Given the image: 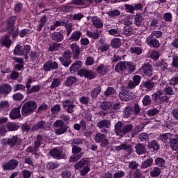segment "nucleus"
Wrapping results in <instances>:
<instances>
[{
    "instance_id": "nucleus-52",
    "label": "nucleus",
    "mask_w": 178,
    "mask_h": 178,
    "mask_svg": "<svg viewBox=\"0 0 178 178\" xmlns=\"http://www.w3.org/2000/svg\"><path fill=\"white\" fill-rule=\"evenodd\" d=\"M133 113V107L128 106L125 108L124 111V118H130V114Z\"/></svg>"
},
{
    "instance_id": "nucleus-61",
    "label": "nucleus",
    "mask_w": 178,
    "mask_h": 178,
    "mask_svg": "<svg viewBox=\"0 0 178 178\" xmlns=\"http://www.w3.org/2000/svg\"><path fill=\"white\" fill-rule=\"evenodd\" d=\"M44 127H45V122L44 121H40L34 126L35 130H40V129H44Z\"/></svg>"
},
{
    "instance_id": "nucleus-53",
    "label": "nucleus",
    "mask_w": 178,
    "mask_h": 178,
    "mask_svg": "<svg viewBox=\"0 0 178 178\" xmlns=\"http://www.w3.org/2000/svg\"><path fill=\"white\" fill-rule=\"evenodd\" d=\"M108 34L110 35H114V37H119L120 35V32L119 29H112L108 31Z\"/></svg>"
},
{
    "instance_id": "nucleus-3",
    "label": "nucleus",
    "mask_w": 178,
    "mask_h": 178,
    "mask_svg": "<svg viewBox=\"0 0 178 178\" xmlns=\"http://www.w3.org/2000/svg\"><path fill=\"white\" fill-rule=\"evenodd\" d=\"M22 143V139L19 138L17 136H14L9 138L2 139L1 144L2 145H10V147H15L16 144L19 145Z\"/></svg>"
},
{
    "instance_id": "nucleus-15",
    "label": "nucleus",
    "mask_w": 178,
    "mask_h": 178,
    "mask_svg": "<svg viewBox=\"0 0 178 178\" xmlns=\"http://www.w3.org/2000/svg\"><path fill=\"white\" fill-rule=\"evenodd\" d=\"M9 116L13 120H15L16 119H20V117L22 116V115L20 114V107L13 108L10 111Z\"/></svg>"
},
{
    "instance_id": "nucleus-23",
    "label": "nucleus",
    "mask_w": 178,
    "mask_h": 178,
    "mask_svg": "<svg viewBox=\"0 0 178 178\" xmlns=\"http://www.w3.org/2000/svg\"><path fill=\"white\" fill-rule=\"evenodd\" d=\"M97 127H99V129H104L105 127L109 129L111 127V121L108 120H103L102 121H99L97 123Z\"/></svg>"
},
{
    "instance_id": "nucleus-25",
    "label": "nucleus",
    "mask_w": 178,
    "mask_h": 178,
    "mask_svg": "<svg viewBox=\"0 0 178 178\" xmlns=\"http://www.w3.org/2000/svg\"><path fill=\"white\" fill-rule=\"evenodd\" d=\"M1 45L3 47H6V48H9L12 44V40L9 38V36H4L1 40Z\"/></svg>"
},
{
    "instance_id": "nucleus-30",
    "label": "nucleus",
    "mask_w": 178,
    "mask_h": 178,
    "mask_svg": "<svg viewBox=\"0 0 178 178\" xmlns=\"http://www.w3.org/2000/svg\"><path fill=\"white\" fill-rule=\"evenodd\" d=\"M120 99L121 101H129L131 99V95L128 92L122 91L119 95Z\"/></svg>"
},
{
    "instance_id": "nucleus-21",
    "label": "nucleus",
    "mask_w": 178,
    "mask_h": 178,
    "mask_svg": "<svg viewBox=\"0 0 178 178\" xmlns=\"http://www.w3.org/2000/svg\"><path fill=\"white\" fill-rule=\"evenodd\" d=\"M124 70H126V61L118 63L115 67V71L117 72V73H123Z\"/></svg>"
},
{
    "instance_id": "nucleus-9",
    "label": "nucleus",
    "mask_w": 178,
    "mask_h": 178,
    "mask_svg": "<svg viewBox=\"0 0 178 178\" xmlns=\"http://www.w3.org/2000/svg\"><path fill=\"white\" fill-rule=\"evenodd\" d=\"M63 106L65 109H66L68 113H73L76 105H74V103L73 102L67 99L63 101Z\"/></svg>"
},
{
    "instance_id": "nucleus-29",
    "label": "nucleus",
    "mask_w": 178,
    "mask_h": 178,
    "mask_svg": "<svg viewBox=\"0 0 178 178\" xmlns=\"http://www.w3.org/2000/svg\"><path fill=\"white\" fill-rule=\"evenodd\" d=\"M125 70H129V72L133 73L136 70V65L130 61H125Z\"/></svg>"
},
{
    "instance_id": "nucleus-55",
    "label": "nucleus",
    "mask_w": 178,
    "mask_h": 178,
    "mask_svg": "<svg viewBox=\"0 0 178 178\" xmlns=\"http://www.w3.org/2000/svg\"><path fill=\"white\" fill-rule=\"evenodd\" d=\"M86 34L88 37H90V38H94V40H98V38H99V33H98L88 31Z\"/></svg>"
},
{
    "instance_id": "nucleus-16",
    "label": "nucleus",
    "mask_w": 178,
    "mask_h": 178,
    "mask_svg": "<svg viewBox=\"0 0 178 178\" xmlns=\"http://www.w3.org/2000/svg\"><path fill=\"white\" fill-rule=\"evenodd\" d=\"M10 91H12V86L9 84L4 83L3 85H0V94H2L3 95H8Z\"/></svg>"
},
{
    "instance_id": "nucleus-28",
    "label": "nucleus",
    "mask_w": 178,
    "mask_h": 178,
    "mask_svg": "<svg viewBox=\"0 0 178 178\" xmlns=\"http://www.w3.org/2000/svg\"><path fill=\"white\" fill-rule=\"evenodd\" d=\"M149 149H154V151H158L159 149L160 146L159 143L156 140H152L148 144Z\"/></svg>"
},
{
    "instance_id": "nucleus-47",
    "label": "nucleus",
    "mask_w": 178,
    "mask_h": 178,
    "mask_svg": "<svg viewBox=\"0 0 178 178\" xmlns=\"http://www.w3.org/2000/svg\"><path fill=\"white\" fill-rule=\"evenodd\" d=\"M107 15L110 17H118L120 15V11L119 10H112L107 13Z\"/></svg>"
},
{
    "instance_id": "nucleus-51",
    "label": "nucleus",
    "mask_w": 178,
    "mask_h": 178,
    "mask_svg": "<svg viewBox=\"0 0 178 178\" xmlns=\"http://www.w3.org/2000/svg\"><path fill=\"white\" fill-rule=\"evenodd\" d=\"M101 93V87L98 86L97 88H95L91 92V97L92 98H97L98 95Z\"/></svg>"
},
{
    "instance_id": "nucleus-44",
    "label": "nucleus",
    "mask_w": 178,
    "mask_h": 178,
    "mask_svg": "<svg viewBox=\"0 0 178 178\" xmlns=\"http://www.w3.org/2000/svg\"><path fill=\"white\" fill-rule=\"evenodd\" d=\"M144 106H148V105H151L152 100L151 99V97L149 95H145L142 101Z\"/></svg>"
},
{
    "instance_id": "nucleus-18",
    "label": "nucleus",
    "mask_w": 178,
    "mask_h": 178,
    "mask_svg": "<svg viewBox=\"0 0 178 178\" xmlns=\"http://www.w3.org/2000/svg\"><path fill=\"white\" fill-rule=\"evenodd\" d=\"M96 72L99 73V74H102L104 76V74H106L108 72H109V68L108 65L100 64L96 69Z\"/></svg>"
},
{
    "instance_id": "nucleus-38",
    "label": "nucleus",
    "mask_w": 178,
    "mask_h": 178,
    "mask_svg": "<svg viewBox=\"0 0 178 178\" xmlns=\"http://www.w3.org/2000/svg\"><path fill=\"white\" fill-rule=\"evenodd\" d=\"M80 37H81V32L76 31L72 33L70 40H72V41H79Z\"/></svg>"
},
{
    "instance_id": "nucleus-4",
    "label": "nucleus",
    "mask_w": 178,
    "mask_h": 178,
    "mask_svg": "<svg viewBox=\"0 0 178 178\" xmlns=\"http://www.w3.org/2000/svg\"><path fill=\"white\" fill-rule=\"evenodd\" d=\"M139 74H145V76H147L148 77H151L152 76V73L154 72V68L151 64L147 63H145L139 70Z\"/></svg>"
},
{
    "instance_id": "nucleus-54",
    "label": "nucleus",
    "mask_w": 178,
    "mask_h": 178,
    "mask_svg": "<svg viewBox=\"0 0 178 178\" xmlns=\"http://www.w3.org/2000/svg\"><path fill=\"white\" fill-rule=\"evenodd\" d=\"M41 87L38 85L33 86L31 88L27 90L28 94H32V92H38Z\"/></svg>"
},
{
    "instance_id": "nucleus-1",
    "label": "nucleus",
    "mask_w": 178,
    "mask_h": 178,
    "mask_svg": "<svg viewBox=\"0 0 178 178\" xmlns=\"http://www.w3.org/2000/svg\"><path fill=\"white\" fill-rule=\"evenodd\" d=\"M115 133L118 136L123 137L127 133H130L133 130V125L129 124L127 125L123 124V123L119 122L115 125Z\"/></svg>"
},
{
    "instance_id": "nucleus-64",
    "label": "nucleus",
    "mask_w": 178,
    "mask_h": 178,
    "mask_svg": "<svg viewBox=\"0 0 178 178\" xmlns=\"http://www.w3.org/2000/svg\"><path fill=\"white\" fill-rule=\"evenodd\" d=\"M124 177V172L122 170H118L114 173V178H122Z\"/></svg>"
},
{
    "instance_id": "nucleus-62",
    "label": "nucleus",
    "mask_w": 178,
    "mask_h": 178,
    "mask_svg": "<svg viewBox=\"0 0 178 178\" xmlns=\"http://www.w3.org/2000/svg\"><path fill=\"white\" fill-rule=\"evenodd\" d=\"M155 163L157 166H160L161 168H162V166L165 165V160L162 158H157L155 160Z\"/></svg>"
},
{
    "instance_id": "nucleus-27",
    "label": "nucleus",
    "mask_w": 178,
    "mask_h": 178,
    "mask_svg": "<svg viewBox=\"0 0 178 178\" xmlns=\"http://www.w3.org/2000/svg\"><path fill=\"white\" fill-rule=\"evenodd\" d=\"M172 135L170 133H166L163 134L160 138L161 141L165 143V144H168L169 141L170 142V140H172Z\"/></svg>"
},
{
    "instance_id": "nucleus-37",
    "label": "nucleus",
    "mask_w": 178,
    "mask_h": 178,
    "mask_svg": "<svg viewBox=\"0 0 178 178\" xmlns=\"http://www.w3.org/2000/svg\"><path fill=\"white\" fill-rule=\"evenodd\" d=\"M45 144V140L42 138V136L38 135L36 138V140L35 141V147L40 148V145Z\"/></svg>"
},
{
    "instance_id": "nucleus-31",
    "label": "nucleus",
    "mask_w": 178,
    "mask_h": 178,
    "mask_svg": "<svg viewBox=\"0 0 178 178\" xmlns=\"http://www.w3.org/2000/svg\"><path fill=\"white\" fill-rule=\"evenodd\" d=\"M170 145L172 151H177L178 149V137L177 138H172L170 141Z\"/></svg>"
},
{
    "instance_id": "nucleus-58",
    "label": "nucleus",
    "mask_w": 178,
    "mask_h": 178,
    "mask_svg": "<svg viewBox=\"0 0 178 178\" xmlns=\"http://www.w3.org/2000/svg\"><path fill=\"white\" fill-rule=\"evenodd\" d=\"M81 154H74L72 156L70 157V162H77L79 159H81Z\"/></svg>"
},
{
    "instance_id": "nucleus-46",
    "label": "nucleus",
    "mask_w": 178,
    "mask_h": 178,
    "mask_svg": "<svg viewBox=\"0 0 178 178\" xmlns=\"http://www.w3.org/2000/svg\"><path fill=\"white\" fill-rule=\"evenodd\" d=\"M122 45V42H120V39L119 38H114L111 41V47L113 48H119Z\"/></svg>"
},
{
    "instance_id": "nucleus-20",
    "label": "nucleus",
    "mask_w": 178,
    "mask_h": 178,
    "mask_svg": "<svg viewBox=\"0 0 178 178\" xmlns=\"http://www.w3.org/2000/svg\"><path fill=\"white\" fill-rule=\"evenodd\" d=\"M44 70L49 72L51 69H58V63L56 62L47 61L44 65Z\"/></svg>"
},
{
    "instance_id": "nucleus-40",
    "label": "nucleus",
    "mask_w": 178,
    "mask_h": 178,
    "mask_svg": "<svg viewBox=\"0 0 178 178\" xmlns=\"http://www.w3.org/2000/svg\"><path fill=\"white\" fill-rule=\"evenodd\" d=\"M154 162V159L152 158H149V159L145 161L142 163V169H147V168H149L152 165V163Z\"/></svg>"
},
{
    "instance_id": "nucleus-11",
    "label": "nucleus",
    "mask_w": 178,
    "mask_h": 178,
    "mask_svg": "<svg viewBox=\"0 0 178 178\" xmlns=\"http://www.w3.org/2000/svg\"><path fill=\"white\" fill-rule=\"evenodd\" d=\"M91 22L95 29H102L104 27V22L97 16L91 17Z\"/></svg>"
},
{
    "instance_id": "nucleus-5",
    "label": "nucleus",
    "mask_w": 178,
    "mask_h": 178,
    "mask_svg": "<svg viewBox=\"0 0 178 178\" xmlns=\"http://www.w3.org/2000/svg\"><path fill=\"white\" fill-rule=\"evenodd\" d=\"M54 126L56 127V134L57 136H60L65 134L67 131V127L65 125L63 121L58 120L54 122Z\"/></svg>"
},
{
    "instance_id": "nucleus-24",
    "label": "nucleus",
    "mask_w": 178,
    "mask_h": 178,
    "mask_svg": "<svg viewBox=\"0 0 178 178\" xmlns=\"http://www.w3.org/2000/svg\"><path fill=\"white\" fill-rule=\"evenodd\" d=\"M135 148H136V152H137V154H138V155H143V154H145V152L147 151V149H145V146H144L141 143H138L136 145Z\"/></svg>"
},
{
    "instance_id": "nucleus-34",
    "label": "nucleus",
    "mask_w": 178,
    "mask_h": 178,
    "mask_svg": "<svg viewBox=\"0 0 178 178\" xmlns=\"http://www.w3.org/2000/svg\"><path fill=\"white\" fill-rule=\"evenodd\" d=\"M31 51V46L29 44H26L24 48H22V52L23 55L24 56L25 59H27L29 56V54H30V51Z\"/></svg>"
},
{
    "instance_id": "nucleus-12",
    "label": "nucleus",
    "mask_w": 178,
    "mask_h": 178,
    "mask_svg": "<svg viewBox=\"0 0 178 178\" xmlns=\"http://www.w3.org/2000/svg\"><path fill=\"white\" fill-rule=\"evenodd\" d=\"M146 44L149 45V47H153V48H158L159 47V40H156L152 36H148L145 40Z\"/></svg>"
},
{
    "instance_id": "nucleus-26",
    "label": "nucleus",
    "mask_w": 178,
    "mask_h": 178,
    "mask_svg": "<svg viewBox=\"0 0 178 178\" xmlns=\"http://www.w3.org/2000/svg\"><path fill=\"white\" fill-rule=\"evenodd\" d=\"M15 22H16V17H10L7 22H6V29L7 30H13V26H15Z\"/></svg>"
},
{
    "instance_id": "nucleus-39",
    "label": "nucleus",
    "mask_w": 178,
    "mask_h": 178,
    "mask_svg": "<svg viewBox=\"0 0 178 178\" xmlns=\"http://www.w3.org/2000/svg\"><path fill=\"white\" fill-rule=\"evenodd\" d=\"M161 175V168L154 167L150 172L152 177H158Z\"/></svg>"
},
{
    "instance_id": "nucleus-42",
    "label": "nucleus",
    "mask_w": 178,
    "mask_h": 178,
    "mask_svg": "<svg viewBox=\"0 0 178 178\" xmlns=\"http://www.w3.org/2000/svg\"><path fill=\"white\" fill-rule=\"evenodd\" d=\"M76 83V77L74 76H68L67 77V80L65 83V86L67 87H70V86H73Z\"/></svg>"
},
{
    "instance_id": "nucleus-50",
    "label": "nucleus",
    "mask_w": 178,
    "mask_h": 178,
    "mask_svg": "<svg viewBox=\"0 0 178 178\" xmlns=\"http://www.w3.org/2000/svg\"><path fill=\"white\" fill-rule=\"evenodd\" d=\"M156 66H157V67H159L161 70H165V69L168 68V63L165 61H159L156 64Z\"/></svg>"
},
{
    "instance_id": "nucleus-32",
    "label": "nucleus",
    "mask_w": 178,
    "mask_h": 178,
    "mask_svg": "<svg viewBox=\"0 0 178 178\" xmlns=\"http://www.w3.org/2000/svg\"><path fill=\"white\" fill-rule=\"evenodd\" d=\"M82 63L81 61H76L72 64L70 67V72H77L79 69L81 67Z\"/></svg>"
},
{
    "instance_id": "nucleus-14",
    "label": "nucleus",
    "mask_w": 178,
    "mask_h": 178,
    "mask_svg": "<svg viewBox=\"0 0 178 178\" xmlns=\"http://www.w3.org/2000/svg\"><path fill=\"white\" fill-rule=\"evenodd\" d=\"M113 149H115V151H122V149L127 151L129 152V154H131V151H133L131 145H127L126 143L122 144L120 146H114Z\"/></svg>"
},
{
    "instance_id": "nucleus-35",
    "label": "nucleus",
    "mask_w": 178,
    "mask_h": 178,
    "mask_svg": "<svg viewBox=\"0 0 178 178\" xmlns=\"http://www.w3.org/2000/svg\"><path fill=\"white\" fill-rule=\"evenodd\" d=\"M15 55H18L19 56H23V47L22 44H17L14 49Z\"/></svg>"
},
{
    "instance_id": "nucleus-13",
    "label": "nucleus",
    "mask_w": 178,
    "mask_h": 178,
    "mask_svg": "<svg viewBox=\"0 0 178 178\" xmlns=\"http://www.w3.org/2000/svg\"><path fill=\"white\" fill-rule=\"evenodd\" d=\"M49 154L54 158V159H63V158H65V155L62 154V152H60L59 149L56 148L50 150Z\"/></svg>"
},
{
    "instance_id": "nucleus-8",
    "label": "nucleus",
    "mask_w": 178,
    "mask_h": 178,
    "mask_svg": "<svg viewBox=\"0 0 178 178\" xmlns=\"http://www.w3.org/2000/svg\"><path fill=\"white\" fill-rule=\"evenodd\" d=\"M1 166L3 170H13L19 166V161L16 159H11L8 162L3 163Z\"/></svg>"
},
{
    "instance_id": "nucleus-17",
    "label": "nucleus",
    "mask_w": 178,
    "mask_h": 178,
    "mask_svg": "<svg viewBox=\"0 0 178 178\" xmlns=\"http://www.w3.org/2000/svg\"><path fill=\"white\" fill-rule=\"evenodd\" d=\"M51 38L53 41H55L56 42H60L61 41H63V38L65 37L63 36V33L60 32H54L51 34Z\"/></svg>"
},
{
    "instance_id": "nucleus-7",
    "label": "nucleus",
    "mask_w": 178,
    "mask_h": 178,
    "mask_svg": "<svg viewBox=\"0 0 178 178\" xmlns=\"http://www.w3.org/2000/svg\"><path fill=\"white\" fill-rule=\"evenodd\" d=\"M70 58H72V53L69 50H66L63 55V57H60L59 60L63 65V66H65V67H69L70 63H72V60H70Z\"/></svg>"
},
{
    "instance_id": "nucleus-6",
    "label": "nucleus",
    "mask_w": 178,
    "mask_h": 178,
    "mask_svg": "<svg viewBox=\"0 0 178 178\" xmlns=\"http://www.w3.org/2000/svg\"><path fill=\"white\" fill-rule=\"evenodd\" d=\"M94 140L95 143L100 144L101 147H105L109 145V141L106 139V136L101 133L96 134Z\"/></svg>"
},
{
    "instance_id": "nucleus-19",
    "label": "nucleus",
    "mask_w": 178,
    "mask_h": 178,
    "mask_svg": "<svg viewBox=\"0 0 178 178\" xmlns=\"http://www.w3.org/2000/svg\"><path fill=\"white\" fill-rule=\"evenodd\" d=\"M89 163H90V159L88 158L82 159L76 163L74 166L75 169L79 170V169H81V168H83L84 165H88Z\"/></svg>"
},
{
    "instance_id": "nucleus-22",
    "label": "nucleus",
    "mask_w": 178,
    "mask_h": 178,
    "mask_svg": "<svg viewBox=\"0 0 178 178\" xmlns=\"http://www.w3.org/2000/svg\"><path fill=\"white\" fill-rule=\"evenodd\" d=\"M70 48L74 55V58L77 59L79 58V55L80 54V47L77 44H72L70 45Z\"/></svg>"
},
{
    "instance_id": "nucleus-63",
    "label": "nucleus",
    "mask_w": 178,
    "mask_h": 178,
    "mask_svg": "<svg viewBox=\"0 0 178 178\" xmlns=\"http://www.w3.org/2000/svg\"><path fill=\"white\" fill-rule=\"evenodd\" d=\"M124 34L127 36L131 35V34H133V29L130 26L124 27Z\"/></svg>"
},
{
    "instance_id": "nucleus-60",
    "label": "nucleus",
    "mask_w": 178,
    "mask_h": 178,
    "mask_svg": "<svg viewBox=\"0 0 178 178\" xmlns=\"http://www.w3.org/2000/svg\"><path fill=\"white\" fill-rule=\"evenodd\" d=\"M60 86V79H54L51 83V88H56V87H59Z\"/></svg>"
},
{
    "instance_id": "nucleus-57",
    "label": "nucleus",
    "mask_w": 178,
    "mask_h": 178,
    "mask_svg": "<svg viewBox=\"0 0 178 178\" xmlns=\"http://www.w3.org/2000/svg\"><path fill=\"white\" fill-rule=\"evenodd\" d=\"M142 22H143V17H141V15L136 14L135 17L136 26H141Z\"/></svg>"
},
{
    "instance_id": "nucleus-43",
    "label": "nucleus",
    "mask_w": 178,
    "mask_h": 178,
    "mask_svg": "<svg viewBox=\"0 0 178 178\" xmlns=\"http://www.w3.org/2000/svg\"><path fill=\"white\" fill-rule=\"evenodd\" d=\"M165 94L166 95H175V90L173 89V87L170 86H167L164 90H163Z\"/></svg>"
},
{
    "instance_id": "nucleus-41",
    "label": "nucleus",
    "mask_w": 178,
    "mask_h": 178,
    "mask_svg": "<svg viewBox=\"0 0 178 178\" xmlns=\"http://www.w3.org/2000/svg\"><path fill=\"white\" fill-rule=\"evenodd\" d=\"M131 54H135V55H141L143 54V49L138 47H133L130 48Z\"/></svg>"
},
{
    "instance_id": "nucleus-45",
    "label": "nucleus",
    "mask_w": 178,
    "mask_h": 178,
    "mask_svg": "<svg viewBox=\"0 0 178 178\" xmlns=\"http://www.w3.org/2000/svg\"><path fill=\"white\" fill-rule=\"evenodd\" d=\"M47 22V16L44 15L40 20V23L38 26V31H41L42 30V26H44Z\"/></svg>"
},
{
    "instance_id": "nucleus-59",
    "label": "nucleus",
    "mask_w": 178,
    "mask_h": 178,
    "mask_svg": "<svg viewBox=\"0 0 178 178\" xmlns=\"http://www.w3.org/2000/svg\"><path fill=\"white\" fill-rule=\"evenodd\" d=\"M163 19L165 22H168V23H170L172 20H173V17L172 16V13H166L163 15Z\"/></svg>"
},
{
    "instance_id": "nucleus-10",
    "label": "nucleus",
    "mask_w": 178,
    "mask_h": 178,
    "mask_svg": "<svg viewBox=\"0 0 178 178\" xmlns=\"http://www.w3.org/2000/svg\"><path fill=\"white\" fill-rule=\"evenodd\" d=\"M78 74L81 76V77H86V79H89L90 80H92V79H94L95 77V72L92 71H89L88 70H81L78 72Z\"/></svg>"
},
{
    "instance_id": "nucleus-49",
    "label": "nucleus",
    "mask_w": 178,
    "mask_h": 178,
    "mask_svg": "<svg viewBox=\"0 0 178 178\" xmlns=\"http://www.w3.org/2000/svg\"><path fill=\"white\" fill-rule=\"evenodd\" d=\"M101 106L104 111H108V109H112V103L111 102H104Z\"/></svg>"
},
{
    "instance_id": "nucleus-56",
    "label": "nucleus",
    "mask_w": 178,
    "mask_h": 178,
    "mask_svg": "<svg viewBox=\"0 0 178 178\" xmlns=\"http://www.w3.org/2000/svg\"><path fill=\"white\" fill-rule=\"evenodd\" d=\"M162 32L161 31H154L152 32V33L149 35L150 37H155V38H161L162 37Z\"/></svg>"
},
{
    "instance_id": "nucleus-48",
    "label": "nucleus",
    "mask_w": 178,
    "mask_h": 178,
    "mask_svg": "<svg viewBox=\"0 0 178 178\" xmlns=\"http://www.w3.org/2000/svg\"><path fill=\"white\" fill-rule=\"evenodd\" d=\"M115 92H116V91L115 90V88H113L112 87H108L104 92V95H105V97L115 95Z\"/></svg>"
},
{
    "instance_id": "nucleus-2",
    "label": "nucleus",
    "mask_w": 178,
    "mask_h": 178,
    "mask_svg": "<svg viewBox=\"0 0 178 178\" xmlns=\"http://www.w3.org/2000/svg\"><path fill=\"white\" fill-rule=\"evenodd\" d=\"M37 108V103L34 101H29L26 102L22 108V116H29L31 113L34 112Z\"/></svg>"
},
{
    "instance_id": "nucleus-36",
    "label": "nucleus",
    "mask_w": 178,
    "mask_h": 178,
    "mask_svg": "<svg viewBox=\"0 0 178 178\" xmlns=\"http://www.w3.org/2000/svg\"><path fill=\"white\" fill-rule=\"evenodd\" d=\"M9 106H10V103L5 100L0 102V109L3 111H9Z\"/></svg>"
},
{
    "instance_id": "nucleus-33",
    "label": "nucleus",
    "mask_w": 178,
    "mask_h": 178,
    "mask_svg": "<svg viewBox=\"0 0 178 178\" xmlns=\"http://www.w3.org/2000/svg\"><path fill=\"white\" fill-rule=\"evenodd\" d=\"M7 129L8 131H16L19 129V125L16 124L15 122H8Z\"/></svg>"
}]
</instances>
